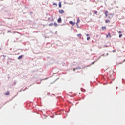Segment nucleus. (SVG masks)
<instances>
[{
  "mask_svg": "<svg viewBox=\"0 0 125 125\" xmlns=\"http://www.w3.org/2000/svg\"><path fill=\"white\" fill-rule=\"evenodd\" d=\"M53 4V5H56V6H57V4H56V3H54Z\"/></svg>",
  "mask_w": 125,
  "mask_h": 125,
  "instance_id": "a211bd4d",
  "label": "nucleus"
},
{
  "mask_svg": "<svg viewBox=\"0 0 125 125\" xmlns=\"http://www.w3.org/2000/svg\"><path fill=\"white\" fill-rule=\"evenodd\" d=\"M86 36H87V37H88V36H89V34H86Z\"/></svg>",
  "mask_w": 125,
  "mask_h": 125,
  "instance_id": "aec40b11",
  "label": "nucleus"
},
{
  "mask_svg": "<svg viewBox=\"0 0 125 125\" xmlns=\"http://www.w3.org/2000/svg\"><path fill=\"white\" fill-rule=\"evenodd\" d=\"M54 26H55V27H57L58 24L56 23V22L54 23Z\"/></svg>",
  "mask_w": 125,
  "mask_h": 125,
  "instance_id": "9d476101",
  "label": "nucleus"
},
{
  "mask_svg": "<svg viewBox=\"0 0 125 125\" xmlns=\"http://www.w3.org/2000/svg\"><path fill=\"white\" fill-rule=\"evenodd\" d=\"M108 37H110V38H111V33H108V35H106V38H108Z\"/></svg>",
  "mask_w": 125,
  "mask_h": 125,
  "instance_id": "6e6552de",
  "label": "nucleus"
},
{
  "mask_svg": "<svg viewBox=\"0 0 125 125\" xmlns=\"http://www.w3.org/2000/svg\"><path fill=\"white\" fill-rule=\"evenodd\" d=\"M94 14H96V15H97V11H95L94 12Z\"/></svg>",
  "mask_w": 125,
  "mask_h": 125,
  "instance_id": "2eb2a0df",
  "label": "nucleus"
},
{
  "mask_svg": "<svg viewBox=\"0 0 125 125\" xmlns=\"http://www.w3.org/2000/svg\"><path fill=\"white\" fill-rule=\"evenodd\" d=\"M108 54H109L107 53V55H108Z\"/></svg>",
  "mask_w": 125,
  "mask_h": 125,
  "instance_id": "5701e85b",
  "label": "nucleus"
},
{
  "mask_svg": "<svg viewBox=\"0 0 125 125\" xmlns=\"http://www.w3.org/2000/svg\"><path fill=\"white\" fill-rule=\"evenodd\" d=\"M108 11H105V17H108V19H112L113 18V14H109V15L108 16Z\"/></svg>",
  "mask_w": 125,
  "mask_h": 125,
  "instance_id": "f257e3e1",
  "label": "nucleus"
},
{
  "mask_svg": "<svg viewBox=\"0 0 125 125\" xmlns=\"http://www.w3.org/2000/svg\"><path fill=\"white\" fill-rule=\"evenodd\" d=\"M49 25V26H53V23H51Z\"/></svg>",
  "mask_w": 125,
  "mask_h": 125,
  "instance_id": "dca6fc26",
  "label": "nucleus"
},
{
  "mask_svg": "<svg viewBox=\"0 0 125 125\" xmlns=\"http://www.w3.org/2000/svg\"><path fill=\"white\" fill-rule=\"evenodd\" d=\"M59 12L60 13H61L62 14V13H64V10H59Z\"/></svg>",
  "mask_w": 125,
  "mask_h": 125,
  "instance_id": "39448f33",
  "label": "nucleus"
},
{
  "mask_svg": "<svg viewBox=\"0 0 125 125\" xmlns=\"http://www.w3.org/2000/svg\"><path fill=\"white\" fill-rule=\"evenodd\" d=\"M87 41H88V40H90V37H87Z\"/></svg>",
  "mask_w": 125,
  "mask_h": 125,
  "instance_id": "f3484780",
  "label": "nucleus"
},
{
  "mask_svg": "<svg viewBox=\"0 0 125 125\" xmlns=\"http://www.w3.org/2000/svg\"><path fill=\"white\" fill-rule=\"evenodd\" d=\"M122 37H123V34H120L119 36V38H122Z\"/></svg>",
  "mask_w": 125,
  "mask_h": 125,
  "instance_id": "4468645a",
  "label": "nucleus"
},
{
  "mask_svg": "<svg viewBox=\"0 0 125 125\" xmlns=\"http://www.w3.org/2000/svg\"><path fill=\"white\" fill-rule=\"evenodd\" d=\"M112 52H116V50H113Z\"/></svg>",
  "mask_w": 125,
  "mask_h": 125,
  "instance_id": "412c9836",
  "label": "nucleus"
},
{
  "mask_svg": "<svg viewBox=\"0 0 125 125\" xmlns=\"http://www.w3.org/2000/svg\"><path fill=\"white\" fill-rule=\"evenodd\" d=\"M73 71H75V69H73Z\"/></svg>",
  "mask_w": 125,
  "mask_h": 125,
  "instance_id": "4be33fe9",
  "label": "nucleus"
},
{
  "mask_svg": "<svg viewBox=\"0 0 125 125\" xmlns=\"http://www.w3.org/2000/svg\"><path fill=\"white\" fill-rule=\"evenodd\" d=\"M80 22H81V21H80V19H78V20H77V22L76 23V25H77V26H78V23H80Z\"/></svg>",
  "mask_w": 125,
  "mask_h": 125,
  "instance_id": "20e7f679",
  "label": "nucleus"
},
{
  "mask_svg": "<svg viewBox=\"0 0 125 125\" xmlns=\"http://www.w3.org/2000/svg\"><path fill=\"white\" fill-rule=\"evenodd\" d=\"M10 93H9V91H7V92L4 94V95H9Z\"/></svg>",
  "mask_w": 125,
  "mask_h": 125,
  "instance_id": "0eeeda50",
  "label": "nucleus"
},
{
  "mask_svg": "<svg viewBox=\"0 0 125 125\" xmlns=\"http://www.w3.org/2000/svg\"><path fill=\"white\" fill-rule=\"evenodd\" d=\"M111 22V21H110V20H105V23H110Z\"/></svg>",
  "mask_w": 125,
  "mask_h": 125,
  "instance_id": "423d86ee",
  "label": "nucleus"
},
{
  "mask_svg": "<svg viewBox=\"0 0 125 125\" xmlns=\"http://www.w3.org/2000/svg\"><path fill=\"white\" fill-rule=\"evenodd\" d=\"M102 29H103V30H105V29H106V27H105V26H103V27H102Z\"/></svg>",
  "mask_w": 125,
  "mask_h": 125,
  "instance_id": "f8f14e48",
  "label": "nucleus"
},
{
  "mask_svg": "<svg viewBox=\"0 0 125 125\" xmlns=\"http://www.w3.org/2000/svg\"><path fill=\"white\" fill-rule=\"evenodd\" d=\"M119 34H121V33H122V31H120L118 32Z\"/></svg>",
  "mask_w": 125,
  "mask_h": 125,
  "instance_id": "6ab92c4d",
  "label": "nucleus"
},
{
  "mask_svg": "<svg viewBox=\"0 0 125 125\" xmlns=\"http://www.w3.org/2000/svg\"><path fill=\"white\" fill-rule=\"evenodd\" d=\"M22 57H23V55H21V56H20L18 58V59H21V58H22Z\"/></svg>",
  "mask_w": 125,
  "mask_h": 125,
  "instance_id": "1a4fd4ad",
  "label": "nucleus"
},
{
  "mask_svg": "<svg viewBox=\"0 0 125 125\" xmlns=\"http://www.w3.org/2000/svg\"><path fill=\"white\" fill-rule=\"evenodd\" d=\"M69 24H70L72 26H74L75 25V22H73V21H69Z\"/></svg>",
  "mask_w": 125,
  "mask_h": 125,
  "instance_id": "7ed1b4c3",
  "label": "nucleus"
},
{
  "mask_svg": "<svg viewBox=\"0 0 125 125\" xmlns=\"http://www.w3.org/2000/svg\"><path fill=\"white\" fill-rule=\"evenodd\" d=\"M61 6H62V5H61V2H60L59 3V7H60V8H61Z\"/></svg>",
  "mask_w": 125,
  "mask_h": 125,
  "instance_id": "9b49d317",
  "label": "nucleus"
},
{
  "mask_svg": "<svg viewBox=\"0 0 125 125\" xmlns=\"http://www.w3.org/2000/svg\"><path fill=\"white\" fill-rule=\"evenodd\" d=\"M57 21L58 23H61L62 22V19H61V17H60Z\"/></svg>",
  "mask_w": 125,
  "mask_h": 125,
  "instance_id": "f03ea898",
  "label": "nucleus"
},
{
  "mask_svg": "<svg viewBox=\"0 0 125 125\" xmlns=\"http://www.w3.org/2000/svg\"><path fill=\"white\" fill-rule=\"evenodd\" d=\"M81 36H82V34H77V36H78V37H81Z\"/></svg>",
  "mask_w": 125,
  "mask_h": 125,
  "instance_id": "ddd939ff",
  "label": "nucleus"
}]
</instances>
